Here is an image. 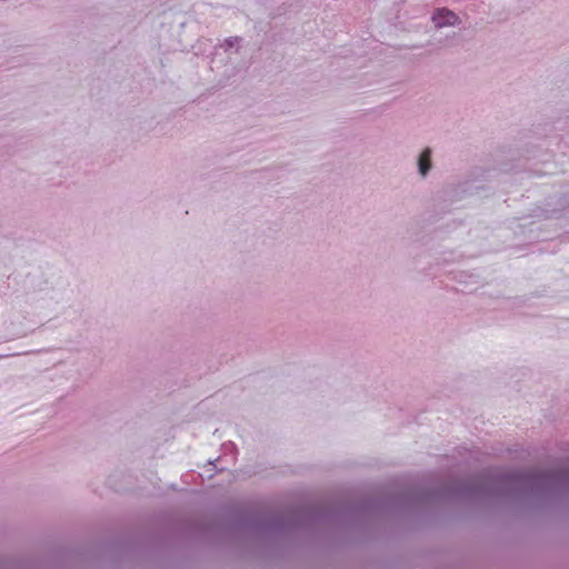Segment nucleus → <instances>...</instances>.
Listing matches in <instances>:
<instances>
[{
	"mask_svg": "<svg viewBox=\"0 0 569 569\" xmlns=\"http://www.w3.org/2000/svg\"><path fill=\"white\" fill-rule=\"evenodd\" d=\"M430 156L431 151L427 148L419 157V171L422 176H425L431 167Z\"/></svg>",
	"mask_w": 569,
	"mask_h": 569,
	"instance_id": "2",
	"label": "nucleus"
},
{
	"mask_svg": "<svg viewBox=\"0 0 569 569\" xmlns=\"http://www.w3.org/2000/svg\"><path fill=\"white\" fill-rule=\"evenodd\" d=\"M432 20L436 27L453 26L458 21V17L450 10L439 9L433 14Z\"/></svg>",
	"mask_w": 569,
	"mask_h": 569,
	"instance_id": "1",
	"label": "nucleus"
}]
</instances>
